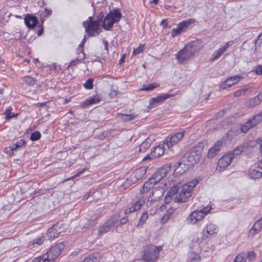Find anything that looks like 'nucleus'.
I'll list each match as a JSON object with an SVG mask.
<instances>
[{
    "instance_id": "nucleus-1",
    "label": "nucleus",
    "mask_w": 262,
    "mask_h": 262,
    "mask_svg": "<svg viewBox=\"0 0 262 262\" xmlns=\"http://www.w3.org/2000/svg\"><path fill=\"white\" fill-rule=\"evenodd\" d=\"M199 41L188 43L183 49L177 53V59L181 63H184L185 60L190 59L191 56L199 50Z\"/></svg>"
},
{
    "instance_id": "nucleus-2",
    "label": "nucleus",
    "mask_w": 262,
    "mask_h": 262,
    "mask_svg": "<svg viewBox=\"0 0 262 262\" xmlns=\"http://www.w3.org/2000/svg\"><path fill=\"white\" fill-rule=\"evenodd\" d=\"M198 183V180L194 179L188 182L187 184L183 185L180 192L173 198L174 202L179 203L187 202L189 198L191 196L192 191L194 187Z\"/></svg>"
},
{
    "instance_id": "nucleus-3",
    "label": "nucleus",
    "mask_w": 262,
    "mask_h": 262,
    "mask_svg": "<svg viewBox=\"0 0 262 262\" xmlns=\"http://www.w3.org/2000/svg\"><path fill=\"white\" fill-rule=\"evenodd\" d=\"M103 15L100 14L97 16L96 20H93L92 17H89V20L83 21V25L85 28V32L90 36H95L100 32V25Z\"/></svg>"
},
{
    "instance_id": "nucleus-4",
    "label": "nucleus",
    "mask_w": 262,
    "mask_h": 262,
    "mask_svg": "<svg viewBox=\"0 0 262 262\" xmlns=\"http://www.w3.org/2000/svg\"><path fill=\"white\" fill-rule=\"evenodd\" d=\"M162 250V246L151 245L149 247L148 252L145 253L144 258L138 259L133 262H156L159 257V252Z\"/></svg>"
},
{
    "instance_id": "nucleus-5",
    "label": "nucleus",
    "mask_w": 262,
    "mask_h": 262,
    "mask_svg": "<svg viewBox=\"0 0 262 262\" xmlns=\"http://www.w3.org/2000/svg\"><path fill=\"white\" fill-rule=\"evenodd\" d=\"M200 158L194 152L183 156L179 161V165L184 166V171H187L192 165L199 161Z\"/></svg>"
},
{
    "instance_id": "nucleus-6",
    "label": "nucleus",
    "mask_w": 262,
    "mask_h": 262,
    "mask_svg": "<svg viewBox=\"0 0 262 262\" xmlns=\"http://www.w3.org/2000/svg\"><path fill=\"white\" fill-rule=\"evenodd\" d=\"M262 122V111L248 120L247 122L241 125V130L246 133L250 129L253 128Z\"/></svg>"
},
{
    "instance_id": "nucleus-7",
    "label": "nucleus",
    "mask_w": 262,
    "mask_h": 262,
    "mask_svg": "<svg viewBox=\"0 0 262 262\" xmlns=\"http://www.w3.org/2000/svg\"><path fill=\"white\" fill-rule=\"evenodd\" d=\"M117 223V217L116 216H111L106 222L100 227L98 231V235L101 236L110 231H112L116 227V224Z\"/></svg>"
},
{
    "instance_id": "nucleus-8",
    "label": "nucleus",
    "mask_w": 262,
    "mask_h": 262,
    "mask_svg": "<svg viewBox=\"0 0 262 262\" xmlns=\"http://www.w3.org/2000/svg\"><path fill=\"white\" fill-rule=\"evenodd\" d=\"M64 245L63 243L59 244L52 247L50 249L44 254L46 255L47 258L49 261H53L56 259L61 253L62 250L64 249Z\"/></svg>"
},
{
    "instance_id": "nucleus-9",
    "label": "nucleus",
    "mask_w": 262,
    "mask_h": 262,
    "mask_svg": "<svg viewBox=\"0 0 262 262\" xmlns=\"http://www.w3.org/2000/svg\"><path fill=\"white\" fill-rule=\"evenodd\" d=\"M195 19L193 18H190L187 19L186 20L182 21L180 22L177 26V28L173 29L171 30L170 33V36L172 37H174L176 36L181 34L184 32L186 29L188 27V26L193 23L195 22Z\"/></svg>"
},
{
    "instance_id": "nucleus-10",
    "label": "nucleus",
    "mask_w": 262,
    "mask_h": 262,
    "mask_svg": "<svg viewBox=\"0 0 262 262\" xmlns=\"http://www.w3.org/2000/svg\"><path fill=\"white\" fill-rule=\"evenodd\" d=\"M185 131L181 130L171 137H168L164 141V144L170 148L174 144L178 143L183 137Z\"/></svg>"
},
{
    "instance_id": "nucleus-11",
    "label": "nucleus",
    "mask_w": 262,
    "mask_h": 262,
    "mask_svg": "<svg viewBox=\"0 0 262 262\" xmlns=\"http://www.w3.org/2000/svg\"><path fill=\"white\" fill-rule=\"evenodd\" d=\"M204 217V214L199 211H194L192 212L187 219V222L189 224L193 225L198 221L203 220Z\"/></svg>"
},
{
    "instance_id": "nucleus-12",
    "label": "nucleus",
    "mask_w": 262,
    "mask_h": 262,
    "mask_svg": "<svg viewBox=\"0 0 262 262\" xmlns=\"http://www.w3.org/2000/svg\"><path fill=\"white\" fill-rule=\"evenodd\" d=\"M25 24L30 29H34L38 23L37 18L32 14H27L24 18Z\"/></svg>"
},
{
    "instance_id": "nucleus-13",
    "label": "nucleus",
    "mask_w": 262,
    "mask_h": 262,
    "mask_svg": "<svg viewBox=\"0 0 262 262\" xmlns=\"http://www.w3.org/2000/svg\"><path fill=\"white\" fill-rule=\"evenodd\" d=\"M145 200L146 199H145L144 197L139 199L135 203H134L131 207L126 208L124 211V213L125 214H127L132 212H134L140 209L143 204L145 203Z\"/></svg>"
},
{
    "instance_id": "nucleus-14",
    "label": "nucleus",
    "mask_w": 262,
    "mask_h": 262,
    "mask_svg": "<svg viewBox=\"0 0 262 262\" xmlns=\"http://www.w3.org/2000/svg\"><path fill=\"white\" fill-rule=\"evenodd\" d=\"M233 157H231L228 153L223 156L218 161L217 166L220 168L224 169L232 162Z\"/></svg>"
},
{
    "instance_id": "nucleus-15",
    "label": "nucleus",
    "mask_w": 262,
    "mask_h": 262,
    "mask_svg": "<svg viewBox=\"0 0 262 262\" xmlns=\"http://www.w3.org/2000/svg\"><path fill=\"white\" fill-rule=\"evenodd\" d=\"M176 94H162L157 97L152 98L150 99L149 104L152 105L156 103L161 104L168 98L174 97Z\"/></svg>"
},
{
    "instance_id": "nucleus-16",
    "label": "nucleus",
    "mask_w": 262,
    "mask_h": 262,
    "mask_svg": "<svg viewBox=\"0 0 262 262\" xmlns=\"http://www.w3.org/2000/svg\"><path fill=\"white\" fill-rule=\"evenodd\" d=\"M106 16L111 20L114 21V24L120 20L122 17V14L119 9H113L106 14Z\"/></svg>"
},
{
    "instance_id": "nucleus-17",
    "label": "nucleus",
    "mask_w": 262,
    "mask_h": 262,
    "mask_svg": "<svg viewBox=\"0 0 262 262\" xmlns=\"http://www.w3.org/2000/svg\"><path fill=\"white\" fill-rule=\"evenodd\" d=\"M242 78V77L238 75L233 76L228 78L224 81V83L221 85V88L223 89H225L227 88L230 87L233 84L236 83Z\"/></svg>"
},
{
    "instance_id": "nucleus-18",
    "label": "nucleus",
    "mask_w": 262,
    "mask_h": 262,
    "mask_svg": "<svg viewBox=\"0 0 262 262\" xmlns=\"http://www.w3.org/2000/svg\"><path fill=\"white\" fill-rule=\"evenodd\" d=\"M222 142L221 141H217L216 142L209 150L208 152V157L209 158H213L220 150L222 147Z\"/></svg>"
},
{
    "instance_id": "nucleus-19",
    "label": "nucleus",
    "mask_w": 262,
    "mask_h": 262,
    "mask_svg": "<svg viewBox=\"0 0 262 262\" xmlns=\"http://www.w3.org/2000/svg\"><path fill=\"white\" fill-rule=\"evenodd\" d=\"M229 43L230 42H226L223 47L220 48L216 51H215V53L212 55V57L211 60L215 61L219 59L229 47Z\"/></svg>"
},
{
    "instance_id": "nucleus-20",
    "label": "nucleus",
    "mask_w": 262,
    "mask_h": 262,
    "mask_svg": "<svg viewBox=\"0 0 262 262\" xmlns=\"http://www.w3.org/2000/svg\"><path fill=\"white\" fill-rule=\"evenodd\" d=\"M247 148V145L245 143H243L235 148L232 152L228 153L231 157H233V159L235 156L241 155Z\"/></svg>"
},
{
    "instance_id": "nucleus-21",
    "label": "nucleus",
    "mask_w": 262,
    "mask_h": 262,
    "mask_svg": "<svg viewBox=\"0 0 262 262\" xmlns=\"http://www.w3.org/2000/svg\"><path fill=\"white\" fill-rule=\"evenodd\" d=\"M262 229V217L257 221L253 227L250 230V233L252 235H254L259 232Z\"/></svg>"
},
{
    "instance_id": "nucleus-22",
    "label": "nucleus",
    "mask_w": 262,
    "mask_h": 262,
    "mask_svg": "<svg viewBox=\"0 0 262 262\" xmlns=\"http://www.w3.org/2000/svg\"><path fill=\"white\" fill-rule=\"evenodd\" d=\"M116 116L123 122H128L135 119L137 115L134 114H124L117 113Z\"/></svg>"
},
{
    "instance_id": "nucleus-23",
    "label": "nucleus",
    "mask_w": 262,
    "mask_h": 262,
    "mask_svg": "<svg viewBox=\"0 0 262 262\" xmlns=\"http://www.w3.org/2000/svg\"><path fill=\"white\" fill-rule=\"evenodd\" d=\"M65 225L62 223H57L54 224L51 228L49 229V235L50 236H52V231L56 230L58 232V233L61 234L62 233L64 232L65 229ZM52 236H54V235H52Z\"/></svg>"
},
{
    "instance_id": "nucleus-24",
    "label": "nucleus",
    "mask_w": 262,
    "mask_h": 262,
    "mask_svg": "<svg viewBox=\"0 0 262 262\" xmlns=\"http://www.w3.org/2000/svg\"><path fill=\"white\" fill-rule=\"evenodd\" d=\"M164 149L161 145H158L151 148V156L154 158H158L164 154Z\"/></svg>"
},
{
    "instance_id": "nucleus-25",
    "label": "nucleus",
    "mask_w": 262,
    "mask_h": 262,
    "mask_svg": "<svg viewBox=\"0 0 262 262\" xmlns=\"http://www.w3.org/2000/svg\"><path fill=\"white\" fill-rule=\"evenodd\" d=\"M80 224L83 228L89 229L94 226L96 224V222L94 220H89L86 219L83 220H81Z\"/></svg>"
},
{
    "instance_id": "nucleus-26",
    "label": "nucleus",
    "mask_w": 262,
    "mask_h": 262,
    "mask_svg": "<svg viewBox=\"0 0 262 262\" xmlns=\"http://www.w3.org/2000/svg\"><path fill=\"white\" fill-rule=\"evenodd\" d=\"M113 25L114 21L111 20L106 15L102 24L103 28L105 30H110Z\"/></svg>"
},
{
    "instance_id": "nucleus-27",
    "label": "nucleus",
    "mask_w": 262,
    "mask_h": 262,
    "mask_svg": "<svg viewBox=\"0 0 262 262\" xmlns=\"http://www.w3.org/2000/svg\"><path fill=\"white\" fill-rule=\"evenodd\" d=\"M200 257L198 254L190 252L188 254L187 260L188 262H199Z\"/></svg>"
},
{
    "instance_id": "nucleus-28",
    "label": "nucleus",
    "mask_w": 262,
    "mask_h": 262,
    "mask_svg": "<svg viewBox=\"0 0 262 262\" xmlns=\"http://www.w3.org/2000/svg\"><path fill=\"white\" fill-rule=\"evenodd\" d=\"M205 229H206L207 233L211 235L217 233L219 230L217 227L212 224L207 225Z\"/></svg>"
},
{
    "instance_id": "nucleus-29",
    "label": "nucleus",
    "mask_w": 262,
    "mask_h": 262,
    "mask_svg": "<svg viewBox=\"0 0 262 262\" xmlns=\"http://www.w3.org/2000/svg\"><path fill=\"white\" fill-rule=\"evenodd\" d=\"M204 148V144L202 142H199L192 149L191 152H194L200 158V156Z\"/></svg>"
},
{
    "instance_id": "nucleus-30",
    "label": "nucleus",
    "mask_w": 262,
    "mask_h": 262,
    "mask_svg": "<svg viewBox=\"0 0 262 262\" xmlns=\"http://www.w3.org/2000/svg\"><path fill=\"white\" fill-rule=\"evenodd\" d=\"M162 179L161 176H160L158 172L156 171L152 175L151 177L149 179L148 181L149 182L150 185L154 186L159 182Z\"/></svg>"
},
{
    "instance_id": "nucleus-31",
    "label": "nucleus",
    "mask_w": 262,
    "mask_h": 262,
    "mask_svg": "<svg viewBox=\"0 0 262 262\" xmlns=\"http://www.w3.org/2000/svg\"><path fill=\"white\" fill-rule=\"evenodd\" d=\"M101 100V99L99 97L93 96L89 98V99L85 100L82 105H89L93 104H95L99 102Z\"/></svg>"
},
{
    "instance_id": "nucleus-32",
    "label": "nucleus",
    "mask_w": 262,
    "mask_h": 262,
    "mask_svg": "<svg viewBox=\"0 0 262 262\" xmlns=\"http://www.w3.org/2000/svg\"><path fill=\"white\" fill-rule=\"evenodd\" d=\"M151 143V141L149 138L146 139L141 144L139 151L140 152H145L146 150L149 147Z\"/></svg>"
},
{
    "instance_id": "nucleus-33",
    "label": "nucleus",
    "mask_w": 262,
    "mask_h": 262,
    "mask_svg": "<svg viewBox=\"0 0 262 262\" xmlns=\"http://www.w3.org/2000/svg\"><path fill=\"white\" fill-rule=\"evenodd\" d=\"M248 176L251 179H259L262 177V172L255 169H252L249 172Z\"/></svg>"
},
{
    "instance_id": "nucleus-34",
    "label": "nucleus",
    "mask_w": 262,
    "mask_h": 262,
    "mask_svg": "<svg viewBox=\"0 0 262 262\" xmlns=\"http://www.w3.org/2000/svg\"><path fill=\"white\" fill-rule=\"evenodd\" d=\"M159 86L157 83H154L148 85L143 84L142 88L140 89L141 91H149L154 90L155 88Z\"/></svg>"
},
{
    "instance_id": "nucleus-35",
    "label": "nucleus",
    "mask_w": 262,
    "mask_h": 262,
    "mask_svg": "<svg viewBox=\"0 0 262 262\" xmlns=\"http://www.w3.org/2000/svg\"><path fill=\"white\" fill-rule=\"evenodd\" d=\"M12 110V108L9 106L8 107L6 110L4 114L6 115V120H9L13 117H16L17 116V114H14V113H11V111Z\"/></svg>"
},
{
    "instance_id": "nucleus-36",
    "label": "nucleus",
    "mask_w": 262,
    "mask_h": 262,
    "mask_svg": "<svg viewBox=\"0 0 262 262\" xmlns=\"http://www.w3.org/2000/svg\"><path fill=\"white\" fill-rule=\"evenodd\" d=\"M247 259V254L245 252H242L238 254L235 259V262H245Z\"/></svg>"
},
{
    "instance_id": "nucleus-37",
    "label": "nucleus",
    "mask_w": 262,
    "mask_h": 262,
    "mask_svg": "<svg viewBox=\"0 0 262 262\" xmlns=\"http://www.w3.org/2000/svg\"><path fill=\"white\" fill-rule=\"evenodd\" d=\"M113 216H116L117 217L118 223L116 224V227H118L121 225L125 224L128 221V219L127 216H125L122 217L121 219H120V216L118 214H114Z\"/></svg>"
},
{
    "instance_id": "nucleus-38",
    "label": "nucleus",
    "mask_w": 262,
    "mask_h": 262,
    "mask_svg": "<svg viewBox=\"0 0 262 262\" xmlns=\"http://www.w3.org/2000/svg\"><path fill=\"white\" fill-rule=\"evenodd\" d=\"M260 103V102L259 101V99H258V98H257V97L256 96H255V97H254L252 99H250L248 101V105L250 107H253L258 105Z\"/></svg>"
},
{
    "instance_id": "nucleus-39",
    "label": "nucleus",
    "mask_w": 262,
    "mask_h": 262,
    "mask_svg": "<svg viewBox=\"0 0 262 262\" xmlns=\"http://www.w3.org/2000/svg\"><path fill=\"white\" fill-rule=\"evenodd\" d=\"M148 217V214L147 212L145 211L141 215L139 222L138 224V227H141L145 223Z\"/></svg>"
},
{
    "instance_id": "nucleus-40",
    "label": "nucleus",
    "mask_w": 262,
    "mask_h": 262,
    "mask_svg": "<svg viewBox=\"0 0 262 262\" xmlns=\"http://www.w3.org/2000/svg\"><path fill=\"white\" fill-rule=\"evenodd\" d=\"M174 171L176 173H179L180 174H182L184 173L186 171H184V166H181L179 165V161L177 162L174 165Z\"/></svg>"
},
{
    "instance_id": "nucleus-41",
    "label": "nucleus",
    "mask_w": 262,
    "mask_h": 262,
    "mask_svg": "<svg viewBox=\"0 0 262 262\" xmlns=\"http://www.w3.org/2000/svg\"><path fill=\"white\" fill-rule=\"evenodd\" d=\"M84 55L85 54H84V53L83 50L81 49V51L78 53V57L79 58H81L80 59V58H77L75 60H72L70 63L69 66L75 65L76 63V62H80L81 60L83 59L84 58Z\"/></svg>"
},
{
    "instance_id": "nucleus-42",
    "label": "nucleus",
    "mask_w": 262,
    "mask_h": 262,
    "mask_svg": "<svg viewBox=\"0 0 262 262\" xmlns=\"http://www.w3.org/2000/svg\"><path fill=\"white\" fill-rule=\"evenodd\" d=\"M169 167H162L159 169L157 171L161 176L162 178H164L166 176L167 172L168 171Z\"/></svg>"
},
{
    "instance_id": "nucleus-43",
    "label": "nucleus",
    "mask_w": 262,
    "mask_h": 262,
    "mask_svg": "<svg viewBox=\"0 0 262 262\" xmlns=\"http://www.w3.org/2000/svg\"><path fill=\"white\" fill-rule=\"evenodd\" d=\"M24 81L29 85H33L36 82V79L31 76H25Z\"/></svg>"
},
{
    "instance_id": "nucleus-44",
    "label": "nucleus",
    "mask_w": 262,
    "mask_h": 262,
    "mask_svg": "<svg viewBox=\"0 0 262 262\" xmlns=\"http://www.w3.org/2000/svg\"><path fill=\"white\" fill-rule=\"evenodd\" d=\"M41 137V134L38 131L33 132L30 137L31 140L34 141L39 140Z\"/></svg>"
},
{
    "instance_id": "nucleus-45",
    "label": "nucleus",
    "mask_w": 262,
    "mask_h": 262,
    "mask_svg": "<svg viewBox=\"0 0 262 262\" xmlns=\"http://www.w3.org/2000/svg\"><path fill=\"white\" fill-rule=\"evenodd\" d=\"M181 187L180 184H177L176 185L173 186L171 188V189L168 191L167 193L173 195L175 194L178 190L180 189Z\"/></svg>"
},
{
    "instance_id": "nucleus-46",
    "label": "nucleus",
    "mask_w": 262,
    "mask_h": 262,
    "mask_svg": "<svg viewBox=\"0 0 262 262\" xmlns=\"http://www.w3.org/2000/svg\"><path fill=\"white\" fill-rule=\"evenodd\" d=\"M94 79L92 78L88 79L83 85L85 89L87 90H91L93 88Z\"/></svg>"
},
{
    "instance_id": "nucleus-47",
    "label": "nucleus",
    "mask_w": 262,
    "mask_h": 262,
    "mask_svg": "<svg viewBox=\"0 0 262 262\" xmlns=\"http://www.w3.org/2000/svg\"><path fill=\"white\" fill-rule=\"evenodd\" d=\"M46 238L43 236H41L39 237H37L36 239H34L32 242V245H34L35 244H37L38 245H40L42 244V243L45 241Z\"/></svg>"
},
{
    "instance_id": "nucleus-48",
    "label": "nucleus",
    "mask_w": 262,
    "mask_h": 262,
    "mask_svg": "<svg viewBox=\"0 0 262 262\" xmlns=\"http://www.w3.org/2000/svg\"><path fill=\"white\" fill-rule=\"evenodd\" d=\"M153 187V186L150 185L149 182L147 181L143 185V187L140 190V192L141 193H143L148 191V189H149L150 187Z\"/></svg>"
},
{
    "instance_id": "nucleus-49",
    "label": "nucleus",
    "mask_w": 262,
    "mask_h": 262,
    "mask_svg": "<svg viewBox=\"0 0 262 262\" xmlns=\"http://www.w3.org/2000/svg\"><path fill=\"white\" fill-rule=\"evenodd\" d=\"M248 89L244 88L236 91L234 92L235 97H237L244 95L248 91Z\"/></svg>"
},
{
    "instance_id": "nucleus-50",
    "label": "nucleus",
    "mask_w": 262,
    "mask_h": 262,
    "mask_svg": "<svg viewBox=\"0 0 262 262\" xmlns=\"http://www.w3.org/2000/svg\"><path fill=\"white\" fill-rule=\"evenodd\" d=\"M81 262H100L99 259L95 256H90L86 257Z\"/></svg>"
},
{
    "instance_id": "nucleus-51",
    "label": "nucleus",
    "mask_w": 262,
    "mask_h": 262,
    "mask_svg": "<svg viewBox=\"0 0 262 262\" xmlns=\"http://www.w3.org/2000/svg\"><path fill=\"white\" fill-rule=\"evenodd\" d=\"M53 232H52V235H54V236H50V235H49V229H48V232H47V235H48V237H49V238L50 239V240H52V239H53L54 238H56V237H58L59 236H60L61 235V234L60 233H58V231H56V230H54V231H52Z\"/></svg>"
},
{
    "instance_id": "nucleus-52",
    "label": "nucleus",
    "mask_w": 262,
    "mask_h": 262,
    "mask_svg": "<svg viewBox=\"0 0 262 262\" xmlns=\"http://www.w3.org/2000/svg\"><path fill=\"white\" fill-rule=\"evenodd\" d=\"M32 262H49V260L47 258L46 255H43L41 257H36L33 260Z\"/></svg>"
},
{
    "instance_id": "nucleus-53",
    "label": "nucleus",
    "mask_w": 262,
    "mask_h": 262,
    "mask_svg": "<svg viewBox=\"0 0 262 262\" xmlns=\"http://www.w3.org/2000/svg\"><path fill=\"white\" fill-rule=\"evenodd\" d=\"M247 254V258L250 261H253L255 259L256 254L254 251L248 252Z\"/></svg>"
},
{
    "instance_id": "nucleus-54",
    "label": "nucleus",
    "mask_w": 262,
    "mask_h": 262,
    "mask_svg": "<svg viewBox=\"0 0 262 262\" xmlns=\"http://www.w3.org/2000/svg\"><path fill=\"white\" fill-rule=\"evenodd\" d=\"M144 46L140 45L136 49H134L133 54L134 55H137L142 52L143 51Z\"/></svg>"
},
{
    "instance_id": "nucleus-55",
    "label": "nucleus",
    "mask_w": 262,
    "mask_h": 262,
    "mask_svg": "<svg viewBox=\"0 0 262 262\" xmlns=\"http://www.w3.org/2000/svg\"><path fill=\"white\" fill-rule=\"evenodd\" d=\"M118 94V91L116 89H114L113 88V87L111 88L110 92L108 93V95L110 97V98H113L115 96H116Z\"/></svg>"
},
{
    "instance_id": "nucleus-56",
    "label": "nucleus",
    "mask_w": 262,
    "mask_h": 262,
    "mask_svg": "<svg viewBox=\"0 0 262 262\" xmlns=\"http://www.w3.org/2000/svg\"><path fill=\"white\" fill-rule=\"evenodd\" d=\"M255 72V73L258 75L262 74V65H258L254 67V70H253Z\"/></svg>"
},
{
    "instance_id": "nucleus-57",
    "label": "nucleus",
    "mask_w": 262,
    "mask_h": 262,
    "mask_svg": "<svg viewBox=\"0 0 262 262\" xmlns=\"http://www.w3.org/2000/svg\"><path fill=\"white\" fill-rule=\"evenodd\" d=\"M146 172V170L143 168H140L135 170V173L136 175L140 174L141 176L144 175Z\"/></svg>"
},
{
    "instance_id": "nucleus-58",
    "label": "nucleus",
    "mask_w": 262,
    "mask_h": 262,
    "mask_svg": "<svg viewBox=\"0 0 262 262\" xmlns=\"http://www.w3.org/2000/svg\"><path fill=\"white\" fill-rule=\"evenodd\" d=\"M212 209V207L210 206H207L206 207H204L202 210H199V212H201L203 213L204 216L205 214H208L210 210Z\"/></svg>"
},
{
    "instance_id": "nucleus-59",
    "label": "nucleus",
    "mask_w": 262,
    "mask_h": 262,
    "mask_svg": "<svg viewBox=\"0 0 262 262\" xmlns=\"http://www.w3.org/2000/svg\"><path fill=\"white\" fill-rule=\"evenodd\" d=\"M26 143V141L24 139H20L15 144L17 148L20 147L23 145H24Z\"/></svg>"
},
{
    "instance_id": "nucleus-60",
    "label": "nucleus",
    "mask_w": 262,
    "mask_h": 262,
    "mask_svg": "<svg viewBox=\"0 0 262 262\" xmlns=\"http://www.w3.org/2000/svg\"><path fill=\"white\" fill-rule=\"evenodd\" d=\"M172 200L171 195L167 193L166 196L165 197V202L166 204H168Z\"/></svg>"
},
{
    "instance_id": "nucleus-61",
    "label": "nucleus",
    "mask_w": 262,
    "mask_h": 262,
    "mask_svg": "<svg viewBox=\"0 0 262 262\" xmlns=\"http://www.w3.org/2000/svg\"><path fill=\"white\" fill-rule=\"evenodd\" d=\"M44 10H45L44 13H45V14H44V17H47L52 14V11L51 10H49V9H47V8H45L44 9Z\"/></svg>"
},
{
    "instance_id": "nucleus-62",
    "label": "nucleus",
    "mask_w": 262,
    "mask_h": 262,
    "mask_svg": "<svg viewBox=\"0 0 262 262\" xmlns=\"http://www.w3.org/2000/svg\"><path fill=\"white\" fill-rule=\"evenodd\" d=\"M160 25H163V27L164 29L167 28L168 24L167 22V19H162V20L161 21Z\"/></svg>"
},
{
    "instance_id": "nucleus-63",
    "label": "nucleus",
    "mask_w": 262,
    "mask_h": 262,
    "mask_svg": "<svg viewBox=\"0 0 262 262\" xmlns=\"http://www.w3.org/2000/svg\"><path fill=\"white\" fill-rule=\"evenodd\" d=\"M149 198H150V196L148 197L147 201L146 202L145 201L146 205L148 207L150 206L152 204V202H153L152 200H150Z\"/></svg>"
},
{
    "instance_id": "nucleus-64",
    "label": "nucleus",
    "mask_w": 262,
    "mask_h": 262,
    "mask_svg": "<svg viewBox=\"0 0 262 262\" xmlns=\"http://www.w3.org/2000/svg\"><path fill=\"white\" fill-rule=\"evenodd\" d=\"M103 43L104 46L105 50H106L107 52H108V42H107V41H106V40H103Z\"/></svg>"
}]
</instances>
